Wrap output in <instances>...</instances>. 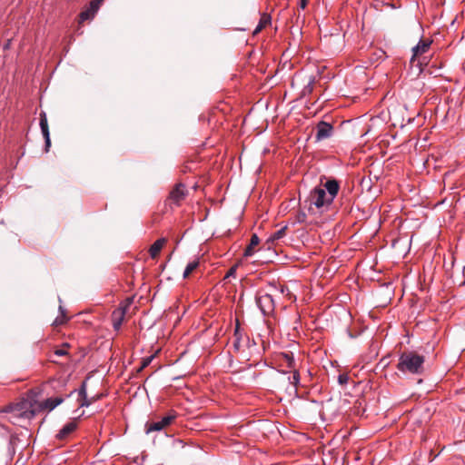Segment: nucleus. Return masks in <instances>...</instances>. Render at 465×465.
<instances>
[{"label":"nucleus","instance_id":"2f4dec72","mask_svg":"<svg viewBox=\"0 0 465 465\" xmlns=\"http://www.w3.org/2000/svg\"><path fill=\"white\" fill-rule=\"evenodd\" d=\"M236 268H237V264L235 266H232V268H230V270L227 272V273L223 277V281H226L231 277H234L235 272H236Z\"/></svg>","mask_w":465,"mask_h":465},{"label":"nucleus","instance_id":"cd10ccee","mask_svg":"<svg viewBox=\"0 0 465 465\" xmlns=\"http://www.w3.org/2000/svg\"><path fill=\"white\" fill-rule=\"evenodd\" d=\"M18 440V438L15 434H13V433H10L9 434V439H8V449L9 450H12L13 452H15V445L16 443V441Z\"/></svg>","mask_w":465,"mask_h":465},{"label":"nucleus","instance_id":"4be33fe9","mask_svg":"<svg viewBox=\"0 0 465 465\" xmlns=\"http://www.w3.org/2000/svg\"><path fill=\"white\" fill-rule=\"evenodd\" d=\"M287 229V226H284L281 229H279L278 231H276L275 232H273L269 238H268V242H274V241H277L281 238L283 237V235L285 234V231Z\"/></svg>","mask_w":465,"mask_h":465},{"label":"nucleus","instance_id":"20e7f679","mask_svg":"<svg viewBox=\"0 0 465 465\" xmlns=\"http://www.w3.org/2000/svg\"><path fill=\"white\" fill-rule=\"evenodd\" d=\"M431 44L432 41L430 39H420L419 43L411 49L412 55L411 57V63L412 64H415V63L417 62L416 65H421V63L419 60V56L427 53Z\"/></svg>","mask_w":465,"mask_h":465},{"label":"nucleus","instance_id":"e433bc0d","mask_svg":"<svg viewBox=\"0 0 465 465\" xmlns=\"http://www.w3.org/2000/svg\"><path fill=\"white\" fill-rule=\"evenodd\" d=\"M102 397V395L100 394H96L93 397H91V400H92V403L95 402L96 401H98L100 398Z\"/></svg>","mask_w":465,"mask_h":465},{"label":"nucleus","instance_id":"f3484780","mask_svg":"<svg viewBox=\"0 0 465 465\" xmlns=\"http://www.w3.org/2000/svg\"><path fill=\"white\" fill-rule=\"evenodd\" d=\"M314 84H315V77L313 75H311L309 77V81H308L307 84L302 88L301 95L306 96V95L311 94L313 91Z\"/></svg>","mask_w":465,"mask_h":465},{"label":"nucleus","instance_id":"9b49d317","mask_svg":"<svg viewBox=\"0 0 465 465\" xmlns=\"http://www.w3.org/2000/svg\"><path fill=\"white\" fill-rule=\"evenodd\" d=\"M130 303L131 300H128V302L124 307L120 306L113 312L112 322L114 330L118 331L120 329L126 313V308Z\"/></svg>","mask_w":465,"mask_h":465},{"label":"nucleus","instance_id":"1a4fd4ad","mask_svg":"<svg viewBox=\"0 0 465 465\" xmlns=\"http://www.w3.org/2000/svg\"><path fill=\"white\" fill-rule=\"evenodd\" d=\"M176 418V414L174 411H172L167 416L163 417L161 420L153 422L151 424L146 425V433H150L152 431H159L163 430L164 427L168 426L172 423V421Z\"/></svg>","mask_w":465,"mask_h":465},{"label":"nucleus","instance_id":"412c9836","mask_svg":"<svg viewBox=\"0 0 465 465\" xmlns=\"http://www.w3.org/2000/svg\"><path fill=\"white\" fill-rule=\"evenodd\" d=\"M95 12H93L91 7L88 6L85 10L82 11L79 15L80 22L93 19L95 15Z\"/></svg>","mask_w":465,"mask_h":465},{"label":"nucleus","instance_id":"f03ea898","mask_svg":"<svg viewBox=\"0 0 465 465\" xmlns=\"http://www.w3.org/2000/svg\"><path fill=\"white\" fill-rule=\"evenodd\" d=\"M3 412L12 413L15 418H22L31 420L33 419L36 411L33 409V404L29 400H21L16 403H11L5 406Z\"/></svg>","mask_w":465,"mask_h":465},{"label":"nucleus","instance_id":"58836bf2","mask_svg":"<svg viewBox=\"0 0 465 465\" xmlns=\"http://www.w3.org/2000/svg\"><path fill=\"white\" fill-rule=\"evenodd\" d=\"M366 265H369L370 270H372L374 268V265L377 263H365Z\"/></svg>","mask_w":465,"mask_h":465},{"label":"nucleus","instance_id":"393cba45","mask_svg":"<svg viewBox=\"0 0 465 465\" xmlns=\"http://www.w3.org/2000/svg\"><path fill=\"white\" fill-rule=\"evenodd\" d=\"M199 263H188L183 272V279L188 277V275L198 267Z\"/></svg>","mask_w":465,"mask_h":465},{"label":"nucleus","instance_id":"4c0bfd02","mask_svg":"<svg viewBox=\"0 0 465 465\" xmlns=\"http://www.w3.org/2000/svg\"><path fill=\"white\" fill-rule=\"evenodd\" d=\"M431 269H432V262L427 263V265H424V267H423L424 272L427 270H431Z\"/></svg>","mask_w":465,"mask_h":465},{"label":"nucleus","instance_id":"423d86ee","mask_svg":"<svg viewBox=\"0 0 465 465\" xmlns=\"http://www.w3.org/2000/svg\"><path fill=\"white\" fill-rule=\"evenodd\" d=\"M333 134V126L325 121H321L316 125L315 141L320 142L330 138Z\"/></svg>","mask_w":465,"mask_h":465},{"label":"nucleus","instance_id":"473e14b6","mask_svg":"<svg viewBox=\"0 0 465 465\" xmlns=\"http://www.w3.org/2000/svg\"><path fill=\"white\" fill-rule=\"evenodd\" d=\"M306 213L302 211L299 212L297 214H296V222L299 223H302L306 221Z\"/></svg>","mask_w":465,"mask_h":465},{"label":"nucleus","instance_id":"ea45409f","mask_svg":"<svg viewBox=\"0 0 465 465\" xmlns=\"http://www.w3.org/2000/svg\"><path fill=\"white\" fill-rule=\"evenodd\" d=\"M234 346H235L236 348H238V346H239V341L235 342V343H234Z\"/></svg>","mask_w":465,"mask_h":465},{"label":"nucleus","instance_id":"6e6552de","mask_svg":"<svg viewBox=\"0 0 465 465\" xmlns=\"http://www.w3.org/2000/svg\"><path fill=\"white\" fill-rule=\"evenodd\" d=\"M74 392H77V402H78L79 408L89 407L91 404H93L91 397L89 398L87 396V382H86V381H84L82 382L81 386L79 387V389L71 391V393L68 396L72 395Z\"/></svg>","mask_w":465,"mask_h":465},{"label":"nucleus","instance_id":"ddd939ff","mask_svg":"<svg viewBox=\"0 0 465 465\" xmlns=\"http://www.w3.org/2000/svg\"><path fill=\"white\" fill-rule=\"evenodd\" d=\"M167 240L166 238H159L158 240H156L152 245L151 247L149 248V255H150V258L154 260L158 257V254L160 253L161 250L163 248V246L165 245Z\"/></svg>","mask_w":465,"mask_h":465},{"label":"nucleus","instance_id":"5701e85b","mask_svg":"<svg viewBox=\"0 0 465 465\" xmlns=\"http://www.w3.org/2000/svg\"><path fill=\"white\" fill-rule=\"evenodd\" d=\"M289 381L291 384H292L294 386V388L297 387V385L299 384L300 382V373L297 370H294L292 371V374L291 376H289Z\"/></svg>","mask_w":465,"mask_h":465},{"label":"nucleus","instance_id":"4468645a","mask_svg":"<svg viewBox=\"0 0 465 465\" xmlns=\"http://www.w3.org/2000/svg\"><path fill=\"white\" fill-rule=\"evenodd\" d=\"M77 427V423L75 420L67 422L64 427L59 430L56 435V438L59 440L65 439L70 433H72Z\"/></svg>","mask_w":465,"mask_h":465},{"label":"nucleus","instance_id":"c85d7f7f","mask_svg":"<svg viewBox=\"0 0 465 465\" xmlns=\"http://www.w3.org/2000/svg\"><path fill=\"white\" fill-rule=\"evenodd\" d=\"M68 343H64L63 344V348H60V349H56L54 351V354L55 356H65L68 354V351L64 349L65 347H68Z\"/></svg>","mask_w":465,"mask_h":465},{"label":"nucleus","instance_id":"72a5a7b5","mask_svg":"<svg viewBox=\"0 0 465 465\" xmlns=\"http://www.w3.org/2000/svg\"><path fill=\"white\" fill-rule=\"evenodd\" d=\"M284 358H285L288 367L294 368V359H293L292 355H289V354L285 353Z\"/></svg>","mask_w":465,"mask_h":465},{"label":"nucleus","instance_id":"aec40b11","mask_svg":"<svg viewBox=\"0 0 465 465\" xmlns=\"http://www.w3.org/2000/svg\"><path fill=\"white\" fill-rule=\"evenodd\" d=\"M271 22V16L270 15H263L261 19H260V22L258 24V25L256 26V28L254 29L253 31V35L259 33L262 28H264L269 23Z\"/></svg>","mask_w":465,"mask_h":465},{"label":"nucleus","instance_id":"2eb2a0df","mask_svg":"<svg viewBox=\"0 0 465 465\" xmlns=\"http://www.w3.org/2000/svg\"><path fill=\"white\" fill-rule=\"evenodd\" d=\"M63 401L64 399L61 397L48 398L40 405V407L42 409H48L49 411H52Z\"/></svg>","mask_w":465,"mask_h":465},{"label":"nucleus","instance_id":"f704fd0d","mask_svg":"<svg viewBox=\"0 0 465 465\" xmlns=\"http://www.w3.org/2000/svg\"><path fill=\"white\" fill-rule=\"evenodd\" d=\"M279 292H280L281 293H282V294H286V295H289V296H291V295H292V293H291L290 290L288 289V287L283 286V285H281V286L279 287Z\"/></svg>","mask_w":465,"mask_h":465},{"label":"nucleus","instance_id":"a211bd4d","mask_svg":"<svg viewBox=\"0 0 465 465\" xmlns=\"http://www.w3.org/2000/svg\"><path fill=\"white\" fill-rule=\"evenodd\" d=\"M58 301L60 302V305H59L60 316L54 320V324H55V325H61L67 321V318L65 315V309L62 305V299L60 297H58Z\"/></svg>","mask_w":465,"mask_h":465},{"label":"nucleus","instance_id":"7ed1b4c3","mask_svg":"<svg viewBox=\"0 0 465 465\" xmlns=\"http://www.w3.org/2000/svg\"><path fill=\"white\" fill-rule=\"evenodd\" d=\"M308 200L310 205H314L316 208H328L332 203L333 199L328 197V193L325 189L322 187H315L311 191Z\"/></svg>","mask_w":465,"mask_h":465},{"label":"nucleus","instance_id":"a19ab883","mask_svg":"<svg viewBox=\"0 0 465 465\" xmlns=\"http://www.w3.org/2000/svg\"><path fill=\"white\" fill-rule=\"evenodd\" d=\"M104 0H102V3L104 2Z\"/></svg>","mask_w":465,"mask_h":465},{"label":"nucleus","instance_id":"9d476101","mask_svg":"<svg viewBox=\"0 0 465 465\" xmlns=\"http://www.w3.org/2000/svg\"><path fill=\"white\" fill-rule=\"evenodd\" d=\"M40 128L45 138V151L48 152L51 146L50 132L48 127L47 116L45 113L40 114Z\"/></svg>","mask_w":465,"mask_h":465},{"label":"nucleus","instance_id":"6ab92c4d","mask_svg":"<svg viewBox=\"0 0 465 465\" xmlns=\"http://www.w3.org/2000/svg\"><path fill=\"white\" fill-rule=\"evenodd\" d=\"M327 263H318L317 267L314 269L313 273L317 277H326L328 273H330V270L326 267Z\"/></svg>","mask_w":465,"mask_h":465},{"label":"nucleus","instance_id":"bb28decb","mask_svg":"<svg viewBox=\"0 0 465 465\" xmlns=\"http://www.w3.org/2000/svg\"><path fill=\"white\" fill-rule=\"evenodd\" d=\"M153 358H154V355H151V356L143 358L142 361L141 366L138 368L137 371L140 372L144 368H146L152 362Z\"/></svg>","mask_w":465,"mask_h":465},{"label":"nucleus","instance_id":"39448f33","mask_svg":"<svg viewBox=\"0 0 465 465\" xmlns=\"http://www.w3.org/2000/svg\"><path fill=\"white\" fill-rule=\"evenodd\" d=\"M256 304L263 315H269L274 311V300L272 294L264 293L256 297Z\"/></svg>","mask_w":465,"mask_h":465},{"label":"nucleus","instance_id":"f8f14e48","mask_svg":"<svg viewBox=\"0 0 465 465\" xmlns=\"http://www.w3.org/2000/svg\"><path fill=\"white\" fill-rule=\"evenodd\" d=\"M322 189H325V192L328 193V197L331 199H335L338 194L340 189V183L335 179H330L325 182Z\"/></svg>","mask_w":465,"mask_h":465},{"label":"nucleus","instance_id":"dca6fc26","mask_svg":"<svg viewBox=\"0 0 465 465\" xmlns=\"http://www.w3.org/2000/svg\"><path fill=\"white\" fill-rule=\"evenodd\" d=\"M260 242V239L256 234H252L248 246L243 251V256L249 257L253 254V248Z\"/></svg>","mask_w":465,"mask_h":465},{"label":"nucleus","instance_id":"f257e3e1","mask_svg":"<svg viewBox=\"0 0 465 465\" xmlns=\"http://www.w3.org/2000/svg\"><path fill=\"white\" fill-rule=\"evenodd\" d=\"M425 357L413 351L402 352L397 363V370L403 374L421 375L424 372Z\"/></svg>","mask_w":465,"mask_h":465},{"label":"nucleus","instance_id":"c9c22d12","mask_svg":"<svg viewBox=\"0 0 465 465\" xmlns=\"http://www.w3.org/2000/svg\"><path fill=\"white\" fill-rule=\"evenodd\" d=\"M308 0H299V6L301 9H304L307 6Z\"/></svg>","mask_w":465,"mask_h":465},{"label":"nucleus","instance_id":"c756f323","mask_svg":"<svg viewBox=\"0 0 465 465\" xmlns=\"http://www.w3.org/2000/svg\"><path fill=\"white\" fill-rule=\"evenodd\" d=\"M102 4V0H93L89 3V6L93 12L97 13Z\"/></svg>","mask_w":465,"mask_h":465},{"label":"nucleus","instance_id":"a878e982","mask_svg":"<svg viewBox=\"0 0 465 465\" xmlns=\"http://www.w3.org/2000/svg\"><path fill=\"white\" fill-rule=\"evenodd\" d=\"M199 263H188L183 272V279L188 277V275L198 267Z\"/></svg>","mask_w":465,"mask_h":465},{"label":"nucleus","instance_id":"7c9ffc66","mask_svg":"<svg viewBox=\"0 0 465 465\" xmlns=\"http://www.w3.org/2000/svg\"><path fill=\"white\" fill-rule=\"evenodd\" d=\"M349 381V376L345 373L340 374L338 376V382L341 385H346Z\"/></svg>","mask_w":465,"mask_h":465},{"label":"nucleus","instance_id":"b1692460","mask_svg":"<svg viewBox=\"0 0 465 465\" xmlns=\"http://www.w3.org/2000/svg\"><path fill=\"white\" fill-rule=\"evenodd\" d=\"M199 263H188L183 272V279L188 277V275L198 267Z\"/></svg>","mask_w":465,"mask_h":465},{"label":"nucleus","instance_id":"0eeeda50","mask_svg":"<svg viewBox=\"0 0 465 465\" xmlns=\"http://www.w3.org/2000/svg\"><path fill=\"white\" fill-rule=\"evenodd\" d=\"M187 193L185 184L179 183L170 192L168 200L172 201L176 205H180L185 199Z\"/></svg>","mask_w":465,"mask_h":465}]
</instances>
